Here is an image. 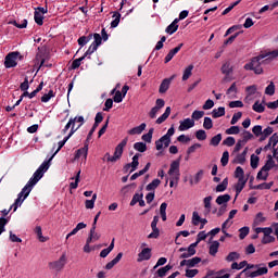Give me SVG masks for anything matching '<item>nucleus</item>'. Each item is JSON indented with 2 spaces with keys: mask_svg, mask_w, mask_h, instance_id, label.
Returning <instances> with one entry per match:
<instances>
[{
  "mask_svg": "<svg viewBox=\"0 0 278 278\" xmlns=\"http://www.w3.org/2000/svg\"><path fill=\"white\" fill-rule=\"evenodd\" d=\"M220 140H223V134H217L216 136L212 137L210 141L211 147H218L220 144Z\"/></svg>",
  "mask_w": 278,
  "mask_h": 278,
  "instance_id": "obj_40",
  "label": "nucleus"
},
{
  "mask_svg": "<svg viewBox=\"0 0 278 278\" xmlns=\"http://www.w3.org/2000/svg\"><path fill=\"white\" fill-rule=\"evenodd\" d=\"M113 21L111 22V29H116V26L121 23V13L118 11L113 12Z\"/></svg>",
  "mask_w": 278,
  "mask_h": 278,
  "instance_id": "obj_29",
  "label": "nucleus"
},
{
  "mask_svg": "<svg viewBox=\"0 0 278 278\" xmlns=\"http://www.w3.org/2000/svg\"><path fill=\"white\" fill-rule=\"evenodd\" d=\"M94 201H97V193H94L91 200H86L85 207L87 210H94Z\"/></svg>",
  "mask_w": 278,
  "mask_h": 278,
  "instance_id": "obj_42",
  "label": "nucleus"
},
{
  "mask_svg": "<svg viewBox=\"0 0 278 278\" xmlns=\"http://www.w3.org/2000/svg\"><path fill=\"white\" fill-rule=\"evenodd\" d=\"M225 77L223 78L224 84H229V81H233L236 76H233V71H223Z\"/></svg>",
  "mask_w": 278,
  "mask_h": 278,
  "instance_id": "obj_32",
  "label": "nucleus"
},
{
  "mask_svg": "<svg viewBox=\"0 0 278 278\" xmlns=\"http://www.w3.org/2000/svg\"><path fill=\"white\" fill-rule=\"evenodd\" d=\"M224 147H233V144H236V138L233 137H227L224 141H223Z\"/></svg>",
  "mask_w": 278,
  "mask_h": 278,
  "instance_id": "obj_61",
  "label": "nucleus"
},
{
  "mask_svg": "<svg viewBox=\"0 0 278 278\" xmlns=\"http://www.w3.org/2000/svg\"><path fill=\"white\" fill-rule=\"evenodd\" d=\"M236 179L244 180V169L241 166H238L235 170Z\"/></svg>",
  "mask_w": 278,
  "mask_h": 278,
  "instance_id": "obj_51",
  "label": "nucleus"
},
{
  "mask_svg": "<svg viewBox=\"0 0 278 278\" xmlns=\"http://www.w3.org/2000/svg\"><path fill=\"white\" fill-rule=\"evenodd\" d=\"M179 20L175 18L165 29L166 34H169V36H173L175 31L179 29Z\"/></svg>",
  "mask_w": 278,
  "mask_h": 278,
  "instance_id": "obj_21",
  "label": "nucleus"
},
{
  "mask_svg": "<svg viewBox=\"0 0 278 278\" xmlns=\"http://www.w3.org/2000/svg\"><path fill=\"white\" fill-rule=\"evenodd\" d=\"M239 275H240V277H242V275H244L247 278L262 277V275H268V267H262V268L256 269L255 271H250L245 267Z\"/></svg>",
  "mask_w": 278,
  "mask_h": 278,
  "instance_id": "obj_8",
  "label": "nucleus"
},
{
  "mask_svg": "<svg viewBox=\"0 0 278 278\" xmlns=\"http://www.w3.org/2000/svg\"><path fill=\"white\" fill-rule=\"evenodd\" d=\"M51 66L47 61V53L42 51L38 52L34 61L33 71H40V68H49Z\"/></svg>",
  "mask_w": 278,
  "mask_h": 278,
  "instance_id": "obj_4",
  "label": "nucleus"
},
{
  "mask_svg": "<svg viewBox=\"0 0 278 278\" xmlns=\"http://www.w3.org/2000/svg\"><path fill=\"white\" fill-rule=\"evenodd\" d=\"M35 23L41 27V25H45V15L42 13H39L35 11L34 13Z\"/></svg>",
  "mask_w": 278,
  "mask_h": 278,
  "instance_id": "obj_35",
  "label": "nucleus"
},
{
  "mask_svg": "<svg viewBox=\"0 0 278 278\" xmlns=\"http://www.w3.org/2000/svg\"><path fill=\"white\" fill-rule=\"evenodd\" d=\"M135 151H139V153H144L147 151V143L144 142H136L134 144Z\"/></svg>",
  "mask_w": 278,
  "mask_h": 278,
  "instance_id": "obj_45",
  "label": "nucleus"
},
{
  "mask_svg": "<svg viewBox=\"0 0 278 278\" xmlns=\"http://www.w3.org/2000/svg\"><path fill=\"white\" fill-rule=\"evenodd\" d=\"M23 60H25V56L21 52H9L4 58V66L5 68H16L18 62H23Z\"/></svg>",
  "mask_w": 278,
  "mask_h": 278,
  "instance_id": "obj_2",
  "label": "nucleus"
},
{
  "mask_svg": "<svg viewBox=\"0 0 278 278\" xmlns=\"http://www.w3.org/2000/svg\"><path fill=\"white\" fill-rule=\"evenodd\" d=\"M213 118H220V116H225V106H219L217 110L214 109L212 111Z\"/></svg>",
  "mask_w": 278,
  "mask_h": 278,
  "instance_id": "obj_38",
  "label": "nucleus"
},
{
  "mask_svg": "<svg viewBox=\"0 0 278 278\" xmlns=\"http://www.w3.org/2000/svg\"><path fill=\"white\" fill-rule=\"evenodd\" d=\"M231 201V195L229 193L223 194V195H218L215 200V203H217V205H227V203H229Z\"/></svg>",
  "mask_w": 278,
  "mask_h": 278,
  "instance_id": "obj_24",
  "label": "nucleus"
},
{
  "mask_svg": "<svg viewBox=\"0 0 278 278\" xmlns=\"http://www.w3.org/2000/svg\"><path fill=\"white\" fill-rule=\"evenodd\" d=\"M197 264H201V257L195 256L193 258L188 260V267L189 268H194V266H197Z\"/></svg>",
  "mask_w": 278,
  "mask_h": 278,
  "instance_id": "obj_53",
  "label": "nucleus"
},
{
  "mask_svg": "<svg viewBox=\"0 0 278 278\" xmlns=\"http://www.w3.org/2000/svg\"><path fill=\"white\" fill-rule=\"evenodd\" d=\"M220 247V243L218 241H213L212 244L210 245L208 253L213 257L216 256V253H218V248Z\"/></svg>",
  "mask_w": 278,
  "mask_h": 278,
  "instance_id": "obj_31",
  "label": "nucleus"
},
{
  "mask_svg": "<svg viewBox=\"0 0 278 278\" xmlns=\"http://www.w3.org/2000/svg\"><path fill=\"white\" fill-rule=\"evenodd\" d=\"M238 36H240V31L236 33L235 35L230 36L227 40H225L223 49H225L227 45H231Z\"/></svg>",
  "mask_w": 278,
  "mask_h": 278,
  "instance_id": "obj_60",
  "label": "nucleus"
},
{
  "mask_svg": "<svg viewBox=\"0 0 278 278\" xmlns=\"http://www.w3.org/2000/svg\"><path fill=\"white\" fill-rule=\"evenodd\" d=\"M25 201V192L23 190L17 194V199L12 204L11 207H13V212H16L21 205H23V202Z\"/></svg>",
  "mask_w": 278,
  "mask_h": 278,
  "instance_id": "obj_19",
  "label": "nucleus"
},
{
  "mask_svg": "<svg viewBox=\"0 0 278 278\" xmlns=\"http://www.w3.org/2000/svg\"><path fill=\"white\" fill-rule=\"evenodd\" d=\"M278 58V50L263 52L258 56H255L251 60L250 63L244 65L245 71H263L262 64L268 62V60H275Z\"/></svg>",
  "mask_w": 278,
  "mask_h": 278,
  "instance_id": "obj_1",
  "label": "nucleus"
},
{
  "mask_svg": "<svg viewBox=\"0 0 278 278\" xmlns=\"http://www.w3.org/2000/svg\"><path fill=\"white\" fill-rule=\"evenodd\" d=\"M265 94H268V97H273V94H275V83L270 81V84L265 88Z\"/></svg>",
  "mask_w": 278,
  "mask_h": 278,
  "instance_id": "obj_57",
  "label": "nucleus"
},
{
  "mask_svg": "<svg viewBox=\"0 0 278 278\" xmlns=\"http://www.w3.org/2000/svg\"><path fill=\"white\" fill-rule=\"evenodd\" d=\"M147 129V124L142 123L139 126L134 127L132 129L128 130L129 136H140V134H142V131Z\"/></svg>",
  "mask_w": 278,
  "mask_h": 278,
  "instance_id": "obj_25",
  "label": "nucleus"
},
{
  "mask_svg": "<svg viewBox=\"0 0 278 278\" xmlns=\"http://www.w3.org/2000/svg\"><path fill=\"white\" fill-rule=\"evenodd\" d=\"M197 275H199V269H187L185 277L194 278Z\"/></svg>",
  "mask_w": 278,
  "mask_h": 278,
  "instance_id": "obj_64",
  "label": "nucleus"
},
{
  "mask_svg": "<svg viewBox=\"0 0 278 278\" xmlns=\"http://www.w3.org/2000/svg\"><path fill=\"white\" fill-rule=\"evenodd\" d=\"M248 265L247 261H242L239 264L237 262L231 264V269L232 270H242V268H244V266Z\"/></svg>",
  "mask_w": 278,
  "mask_h": 278,
  "instance_id": "obj_48",
  "label": "nucleus"
},
{
  "mask_svg": "<svg viewBox=\"0 0 278 278\" xmlns=\"http://www.w3.org/2000/svg\"><path fill=\"white\" fill-rule=\"evenodd\" d=\"M175 136V125L167 130V132L155 141L156 151H162V149H168L170 147V138Z\"/></svg>",
  "mask_w": 278,
  "mask_h": 278,
  "instance_id": "obj_3",
  "label": "nucleus"
},
{
  "mask_svg": "<svg viewBox=\"0 0 278 278\" xmlns=\"http://www.w3.org/2000/svg\"><path fill=\"white\" fill-rule=\"evenodd\" d=\"M90 55H86V52L84 53L83 56H80L79 59H75L71 66L68 67V71H76V68H79L81 66V62H84V60H90Z\"/></svg>",
  "mask_w": 278,
  "mask_h": 278,
  "instance_id": "obj_14",
  "label": "nucleus"
},
{
  "mask_svg": "<svg viewBox=\"0 0 278 278\" xmlns=\"http://www.w3.org/2000/svg\"><path fill=\"white\" fill-rule=\"evenodd\" d=\"M255 225H262V223H266V217H264V213L260 212L256 214L254 219Z\"/></svg>",
  "mask_w": 278,
  "mask_h": 278,
  "instance_id": "obj_55",
  "label": "nucleus"
},
{
  "mask_svg": "<svg viewBox=\"0 0 278 278\" xmlns=\"http://www.w3.org/2000/svg\"><path fill=\"white\" fill-rule=\"evenodd\" d=\"M51 160H53V155L48 160L45 161L38 168L37 170H39V173H42L43 175L49 170L50 166H51Z\"/></svg>",
  "mask_w": 278,
  "mask_h": 278,
  "instance_id": "obj_27",
  "label": "nucleus"
},
{
  "mask_svg": "<svg viewBox=\"0 0 278 278\" xmlns=\"http://www.w3.org/2000/svg\"><path fill=\"white\" fill-rule=\"evenodd\" d=\"M227 186H229V178H225L222 184L216 186L215 190L216 192H225V190H227Z\"/></svg>",
  "mask_w": 278,
  "mask_h": 278,
  "instance_id": "obj_33",
  "label": "nucleus"
},
{
  "mask_svg": "<svg viewBox=\"0 0 278 278\" xmlns=\"http://www.w3.org/2000/svg\"><path fill=\"white\" fill-rule=\"evenodd\" d=\"M275 186V181L263 182L256 186H250V190H270Z\"/></svg>",
  "mask_w": 278,
  "mask_h": 278,
  "instance_id": "obj_22",
  "label": "nucleus"
},
{
  "mask_svg": "<svg viewBox=\"0 0 278 278\" xmlns=\"http://www.w3.org/2000/svg\"><path fill=\"white\" fill-rule=\"evenodd\" d=\"M140 199H144V193H135L130 201V207H134V205L139 203Z\"/></svg>",
  "mask_w": 278,
  "mask_h": 278,
  "instance_id": "obj_41",
  "label": "nucleus"
},
{
  "mask_svg": "<svg viewBox=\"0 0 278 278\" xmlns=\"http://www.w3.org/2000/svg\"><path fill=\"white\" fill-rule=\"evenodd\" d=\"M240 258V253L238 252H230L227 256H226V262H236V260Z\"/></svg>",
  "mask_w": 278,
  "mask_h": 278,
  "instance_id": "obj_50",
  "label": "nucleus"
},
{
  "mask_svg": "<svg viewBox=\"0 0 278 278\" xmlns=\"http://www.w3.org/2000/svg\"><path fill=\"white\" fill-rule=\"evenodd\" d=\"M251 168H257L260 166V156L252 154L250 159Z\"/></svg>",
  "mask_w": 278,
  "mask_h": 278,
  "instance_id": "obj_43",
  "label": "nucleus"
},
{
  "mask_svg": "<svg viewBox=\"0 0 278 278\" xmlns=\"http://www.w3.org/2000/svg\"><path fill=\"white\" fill-rule=\"evenodd\" d=\"M80 175H81V170H78L75 176V181L70 184V188L72 190H77V187L79 186V181H80L79 179Z\"/></svg>",
  "mask_w": 278,
  "mask_h": 278,
  "instance_id": "obj_44",
  "label": "nucleus"
},
{
  "mask_svg": "<svg viewBox=\"0 0 278 278\" xmlns=\"http://www.w3.org/2000/svg\"><path fill=\"white\" fill-rule=\"evenodd\" d=\"M131 187L136 188V182H131L130 185L124 186V187L121 189V194H122L123 197H127V194H128V192H129V190H130Z\"/></svg>",
  "mask_w": 278,
  "mask_h": 278,
  "instance_id": "obj_56",
  "label": "nucleus"
},
{
  "mask_svg": "<svg viewBox=\"0 0 278 278\" xmlns=\"http://www.w3.org/2000/svg\"><path fill=\"white\" fill-rule=\"evenodd\" d=\"M151 248H144L141 250V252L138 254L137 262H149L151 260Z\"/></svg>",
  "mask_w": 278,
  "mask_h": 278,
  "instance_id": "obj_12",
  "label": "nucleus"
},
{
  "mask_svg": "<svg viewBox=\"0 0 278 278\" xmlns=\"http://www.w3.org/2000/svg\"><path fill=\"white\" fill-rule=\"evenodd\" d=\"M249 140H253V134H251V131H249V130H244L243 139H241V142H243V144H247V142H249Z\"/></svg>",
  "mask_w": 278,
  "mask_h": 278,
  "instance_id": "obj_59",
  "label": "nucleus"
},
{
  "mask_svg": "<svg viewBox=\"0 0 278 278\" xmlns=\"http://www.w3.org/2000/svg\"><path fill=\"white\" fill-rule=\"evenodd\" d=\"M199 223H201V216H199V212L194 211L192 214V225L198 227Z\"/></svg>",
  "mask_w": 278,
  "mask_h": 278,
  "instance_id": "obj_62",
  "label": "nucleus"
},
{
  "mask_svg": "<svg viewBox=\"0 0 278 278\" xmlns=\"http://www.w3.org/2000/svg\"><path fill=\"white\" fill-rule=\"evenodd\" d=\"M195 138L197 140H200V141L207 140V132H205V130L203 129L197 130Z\"/></svg>",
  "mask_w": 278,
  "mask_h": 278,
  "instance_id": "obj_47",
  "label": "nucleus"
},
{
  "mask_svg": "<svg viewBox=\"0 0 278 278\" xmlns=\"http://www.w3.org/2000/svg\"><path fill=\"white\" fill-rule=\"evenodd\" d=\"M49 266L52 270L60 273L66 266V254H63L58 261L50 262Z\"/></svg>",
  "mask_w": 278,
  "mask_h": 278,
  "instance_id": "obj_10",
  "label": "nucleus"
},
{
  "mask_svg": "<svg viewBox=\"0 0 278 278\" xmlns=\"http://www.w3.org/2000/svg\"><path fill=\"white\" fill-rule=\"evenodd\" d=\"M199 242L200 241L197 240L195 242L191 243L188 248H180L178 250L179 253H182L180 254V260H188V257H192V255H197V247H199Z\"/></svg>",
  "mask_w": 278,
  "mask_h": 278,
  "instance_id": "obj_5",
  "label": "nucleus"
},
{
  "mask_svg": "<svg viewBox=\"0 0 278 278\" xmlns=\"http://www.w3.org/2000/svg\"><path fill=\"white\" fill-rule=\"evenodd\" d=\"M169 270H173V265L170 264L165 265L164 267H161L155 271V276L160 278H164L166 277V275H168Z\"/></svg>",
  "mask_w": 278,
  "mask_h": 278,
  "instance_id": "obj_20",
  "label": "nucleus"
},
{
  "mask_svg": "<svg viewBox=\"0 0 278 278\" xmlns=\"http://www.w3.org/2000/svg\"><path fill=\"white\" fill-rule=\"evenodd\" d=\"M181 164V156H179L177 160L173 161L169 166L168 175L173 177L175 175L174 179L179 181L180 173H179V166Z\"/></svg>",
  "mask_w": 278,
  "mask_h": 278,
  "instance_id": "obj_9",
  "label": "nucleus"
},
{
  "mask_svg": "<svg viewBox=\"0 0 278 278\" xmlns=\"http://www.w3.org/2000/svg\"><path fill=\"white\" fill-rule=\"evenodd\" d=\"M35 233L37 235L39 242H47V240H49V238L42 236V227L40 226L35 227Z\"/></svg>",
  "mask_w": 278,
  "mask_h": 278,
  "instance_id": "obj_34",
  "label": "nucleus"
},
{
  "mask_svg": "<svg viewBox=\"0 0 278 278\" xmlns=\"http://www.w3.org/2000/svg\"><path fill=\"white\" fill-rule=\"evenodd\" d=\"M149 168H151V163H147L143 169L132 174L130 176V181H136L138 177H142V175H144L146 173H149Z\"/></svg>",
  "mask_w": 278,
  "mask_h": 278,
  "instance_id": "obj_23",
  "label": "nucleus"
},
{
  "mask_svg": "<svg viewBox=\"0 0 278 278\" xmlns=\"http://www.w3.org/2000/svg\"><path fill=\"white\" fill-rule=\"evenodd\" d=\"M103 42V39L101 38V35L99 33L93 34V42L89 46L88 50L85 52L86 55H92L99 47H101V43Z\"/></svg>",
  "mask_w": 278,
  "mask_h": 278,
  "instance_id": "obj_7",
  "label": "nucleus"
},
{
  "mask_svg": "<svg viewBox=\"0 0 278 278\" xmlns=\"http://www.w3.org/2000/svg\"><path fill=\"white\" fill-rule=\"evenodd\" d=\"M39 181L40 180H38V178L34 176L28 180V182L22 189V191L25 192L24 199H27V197H29V193L31 192V190H34V186H36V184H38Z\"/></svg>",
  "mask_w": 278,
  "mask_h": 278,
  "instance_id": "obj_11",
  "label": "nucleus"
},
{
  "mask_svg": "<svg viewBox=\"0 0 278 278\" xmlns=\"http://www.w3.org/2000/svg\"><path fill=\"white\" fill-rule=\"evenodd\" d=\"M248 153H249V148H245L242 153H240L236 156L235 162H237L238 164H244V162H247Z\"/></svg>",
  "mask_w": 278,
  "mask_h": 278,
  "instance_id": "obj_28",
  "label": "nucleus"
},
{
  "mask_svg": "<svg viewBox=\"0 0 278 278\" xmlns=\"http://www.w3.org/2000/svg\"><path fill=\"white\" fill-rule=\"evenodd\" d=\"M128 138H124L121 143L115 148V152L112 157H109V162H118L123 157V150L127 147Z\"/></svg>",
  "mask_w": 278,
  "mask_h": 278,
  "instance_id": "obj_6",
  "label": "nucleus"
},
{
  "mask_svg": "<svg viewBox=\"0 0 278 278\" xmlns=\"http://www.w3.org/2000/svg\"><path fill=\"white\" fill-rule=\"evenodd\" d=\"M205 116L204 111H194L191 115V121H201Z\"/></svg>",
  "mask_w": 278,
  "mask_h": 278,
  "instance_id": "obj_49",
  "label": "nucleus"
},
{
  "mask_svg": "<svg viewBox=\"0 0 278 278\" xmlns=\"http://www.w3.org/2000/svg\"><path fill=\"white\" fill-rule=\"evenodd\" d=\"M89 144L90 143L85 141L84 147L76 151L74 160H79V157H81V155H84V157L86 160V157H88V147H89Z\"/></svg>",
  "mask_w": 278,
  "mask_h": 278,
  "instance_id": "obj_17",
  "label": "nucleus"
},
{
  "mask_svg": "<svg viewBox=\"0 0 278 278\" xmlns=\"http://www.w3.org/2000/svg\"><path fill=\"white\" fill-rule=\"evenodd\" d=\"M226 134L228 136H233L240 134V126H231L230 128L226 129Z\"/></svg>",
  "mask_w": 278,
  "mask_h": 278,
  "instance_id": "obj_54",
  "label": "nucleus"
},
{
  "mask_svg": "<svg viewBox=\"0 0 278 278\" xmlns=\"http://www.w3.org/2000/svg\"><path fill=\"white\" fill-rule=\"evenodd\" d=\"M204 129H212L214 127V122L212 121V117H204V123H203Z\"/></svg>",
  "mask_w": 278,
  "mask_h": 278,
  "instance_id": "obj_58",
  "label": "nucleus"
},
{
  "mask_svg": "<svg viewBox=\"0 0 278 278\" xmlns=\"http://www.w3.org/2000/svg\"><path fill=\"white\" fill-rule=\"evenodd\" d=\"M160 184H162V180L155 178L154 180H152V182L147 185L146 190L148 192H151V190H155L160 186Z\"/></svg>",
  "mask_w": 278,
  "mask_h": 278,
  "instance_id": "obj_36",
  "label": "nucleus"
},
{
  "mask_svg": "<svg viewBox=\"0 0 278 278\" xmlns=\"http://www.w3.org/2000/svg\"><path fill=\"white\" fill-rule=\"evenodd\" d=\"M252 110L254 112H257V114H262L265 112L266 106H264V104L260 103V100H257L253 105H252Z\"/></svg>",
  "mask_w": 278,
  "mask_h": 278,
  "instance_id": "obj_37",
  "label": "nucleus"
},
{
  "mask_svg": "<svg viewBox=\"0 0 278 278\" xmlns=\"http://www.w3.org/2000/svg\"><path fill=\"white\" fill-rule=\"evenodd\" d=\"M168 116H170V106H167L162 116L156 119V125H162V123H164Z\"/></svg>",
  "mask_w": 278,
  "mask_h": 278,
  "instance_id": "obj_30",
  "label": "nucleus"
},
{
  "mask_svg": "<svg viewBox=\"0 0 278 278\" xmlns=\"http://www.w3.org/2000/svg\"><path fill=\"white\" fill-rule=\"evenodd\" d=\"M22 92H27L29 90V77L25 76L24 81L20 85Z\"/></svg>",
  "mask_w": 278,
  "mask_h": 278,
  "instance_id": "obj_52",
  "label": "nucleus"
},
{
  "mask_svg": "<svg viewBox=\"0 0 278 278\" xmlns=\"http://www.w3.org/2000/svg\"><path fill=\"white\" fill-rule=\"evenodd\" d=\"M151 229H152V232L150 235H148V238L149 239H157L160 238V228H157V224L152 222L151 223Z\"/></svg>",
  "mask_w": 278,
  "mask_h": 278,
  "instance_id": "obj_26",
  "label": "nucleus"
},
{
  "mask_svg": "<svg viewBox=\"0 0 278 278\" xmlns=\"http://www.w3.org/2000/svg\"><path fill=\"white\" fill-rule=\"evenodd\" d=\"M194 126V119L192 118H185L184 121H180V125L178 127L179 131H188V129H192Z\"/></svg>",
  "mask_w": 278,
  "mask_h": 278,
  "instance_id": "obj_13",
  "label": "nucleus"
},
{
  "mask_svg": "<svg viewBox=\"0 0 278 278\" xmlns=\"http://www.w3.org/2000/svg\"><path fill=\"white\" fill-rule=\"evenodd\" d=\"M247 181L248 179H238V182L235 185V190H236V197L233 200V203H236V199H238V197L240 195V192H242V190H244V186H247Z\"/></svg>",
  "mask_w": 278,
  "mask_h": 278,
  "instance_id": "obj_16",
  "label": "nucleus"
},
{
  "mask_svg": "<svg viewBox=\"0 0 278 278\" xmlns=\"http://www.w3.org/2000/svg\"><path fill=\"white\" fill-rule=\"evenodd\" d=\"M175 79V76H172L169 78H164L163 81L160 85L159 92L161 94H164L168 91V88H170V83Z\"/></svg>",
  "mask_w": 278,
  "mask_h": 278,
  "instance_id": "obj_15",
  "label": "nucleus"
},
{
  "mask_svg": "<svg viewBox=\"0 0 278 278\" xmlns=\"http://www.w3.org/2000/svg\"><path fill=\"white\" fill-rule=\"evenodd\" d=\"M154 131H155V128H150L148 134L142 135L141 140H143V142L151 143V140H153V132Z\"/></svg>",
  "mask_w": 278,
  "mask_h": 278,
  "instance_id": "obj_39",
  "label": "nucleus"
},
{
  "mask_svg": "<svg viewBox=\"0 0 278 278\" xmlns=\"http://www.w3.org/2000/svg\"><path fill=\"white\" fill-rule=\"evenodd\" d=\"M275 166H277V164H275V160L273 159V155L268 154L267 161L265 165L262 167V170H264V173H268V170H273Z\"/></svg>",
  "mask_w": 278,
  "mask_h": 278,
  "instance_id": "obj_18",
  "label": "nucleus"
},
{
  "mask_svg": "<svg viewBox=\"0 0 278 278\" xmlns=\"http://www.w3.org/2000/svg\"><path fill=\"white\" fill-rule=\"evenodd\" d=\"M220 162H222V166H227V164H229V151H225L223 153Z\"/></svg>",
  "mask_w": 278,
  "mask_h": 278,
  "instance_id": "obj_63",
  "label": "nucleus"
},
{
  "mask_svg": "<svg viewBox=\"0 0 278 278\" xmlns=\"http://www.w3.org/2000/svg\"><path fill=\"white\" fill-rule=\"evenodd\" d=\"M249 231H251V229L249 228V226H244L242 228L239 229V238L240 240H244V238H247L249 236Z\"/></svg>",
  "mask_w": 278,
  "mask_h": 278,
  "instance_id": "obj_46",
  "label": "nucleus"
}]
</instances>
